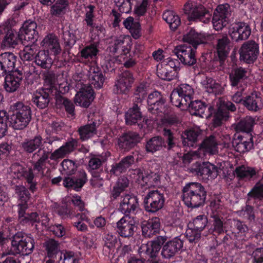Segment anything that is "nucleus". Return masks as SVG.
<instances>
[{"instance_id": "1", "label": "nucleus", "mask_w": 263, "mask_h": 263, "mask_svg": "<svg viewBox=\"0 0 263 263\" xmlns=\"http://www.w3.org/2000/svg\"><path fill=\"white\" fill-rule=\"evenodd\" d=\"M206 196L203 186L199 183L186 184L183 189L182 200L188 207L198 208L205 202Z\"/></svg>"}, {"instance_id": "2", "label": "nucleus", "mask_w": 263, "mask_h": 263, "mask_svg": "<svg viewBox=\"0 0 263 263\" xmlns=\"http://www.w3.org/2000/svg\"><path fill=\"white\" fill-rule=\"evenodd\" d=\"M10 109L12 112L9 118L10 126L16 130L24 129L31 118L30 107L21 102H17L12 104Z\"/></svg>"}, {"instance_id": "3", "label": "nucleus", "mask_w": 263, "mask_h": 263, "mask_svg": "<svg viewBox=\"0 0 263 263\" xmlns=\"http://www.w3.org/2000/svg\"><path fill=\"white\" fill-rule=\"evenodd\" d=\"M15 193L18 197V215L21 222L40 223V216L36 213H32L30 215L25 214V210L27 208V203L29 199V194L25 187L23 185L16 186Z\"/></svg>"}, {"instance_id": "4", "label": "nucleus", "mask_w": 263, "mask_h": 263, "mask_svg": "<svg viewBox=\"0 0 263 263\" xmlns=\"http://www.w3.org/2000/svg\"><path fill=\"white\" fill-rule=\"evenodd\" d=\"M34 247V241L31 235L18 232L12 237L11 253L27 255L32 252Z\"/></svg>"}, {"instance_id": "5", "label": "nucleus", "mask_w": 263, "mask_h": 263, "mask_svg": "<svg viewBox=\"0 0 263 263\" xmlns=\"http://www.w3.org/2000/svg\"><path fill=\"white\" fill-rule=\"evenodd\" d=\"M79 74L73 77L77 90L74 97V103L80 106L88 107L95 98L94 92L91 87L88 84H85L83 81L79 79Z\"/></svg>"}, {"instance_id": "6", "label": "nucleus", "mask_w": 263, "mask_h": 263, "mask_svg": "<svg viewBox=\"0 0 263 263\" xmlns=\"http://www.w3.org/2000/svg\"><path fill=\"white\" fill-rule=\"evenodd\" d=\"M218 143L213 136H210L204 139L198 151L190 152L184 154L182 161L184 164H187L193 159L202 158L206 154L214 155L218 152Z\"/></svg>"}, {"instance_id": "7", "label": "nucleus", "mask_w": 263, "mask_h": 263, "mask_svg": "<svg viewBox=\"0 0 263 263\" xmlns=\"http://www.w3.org/2000/svg\"><path fill=\"white\" fill-rule=\"evenodd\" d=\"M180 63L177 60L168 58L157 66V75L161 79L171 81L178 77Z\"/></svg>"}, {"instance_id": "8", "label": "nucleus", "mask_w": 263, "mask_h": 263, "mask_svg": "<svg viewBox=\"0 0 263 263\" xmlns=\"http://www.w3.org/2000/svg\"><path fill=\"white\" fill-rule=\"evenodd\" d=\"M184 10L191 20H199L204 23L210 21L211 15L201 5L194 2H190L184 5Z\"/></svg>"}, {"instance_id": "9", "label": "nucleus", "mask_w": 263, "mask_h": 263, "mask_svg": "<svg viewBox=\"0 0 263 263\" xmlns=\"http://www.w3.org/2000/svg\"><path fill=\"white\" fill-rule=\"evenodd\" d=\"M132 38L129 35L121 34L115 37L113 45L110 50L114 53L120 55V58L117 61L122 62L121 58L124 59V56L129 53L132 47Z\"/></svg>"}, {"instance_id": "10", "label": "nucleus", "mask_w": 263, "mask_h": 263, "mask_svg": "<svg viewBox=\"0 0 263 263\" xmlns=\"http://www.w3.org/2000/svg\"><path fill=\"white\" fill-rule=\"evenodd\" d=\"M190 170L192 173L208 180L216 178L219 173V169L209 162H204L202 164L196 163Z\"/></svg>"}, {"instance_id": "11", "label": "nucleus", "mask_w": 263, "mask_h": 263, "mask_svg": "<svg viewBox=\"0 0 263 263\" xmlns=\"http://www.w3.org/2000/svg\"><path fill=\"white\" fill-rule=\"evenodd\" d=\"M217 111L214 115L213 123L214 127L219 126L222 121L226 120L229 117V110L234 111L236 108L231 102L224 101L218 99L216 102Z\"/></svg>"}, {"instance_id": "12", "label": "nucleus", "mask_w": 263, "mask_h": 263, "mask_svg": "<svg viewBox=\"0 0 263 263\" xmlns=\"http://www.w3.org/2000/svg\"><path fill=\"white\" fill-rule=\"evenodd\" d=\"M230 7L227 4L220 5L216 8L213 18V26L216 30H221L229 22Z\"/></svg>"}, {"instance_id": "13", "label": "nucleus", "mask_w": 263, "mask_h": 263, "mask_svg": "<svg viewBox=\"0 0 263 263\" xmlns=\"http://www.w3.org/2000/svg\"><path fill=\"white\" fill-rule=\"evenodd\" d=\"M143 170L136 169L130 174L131 177L142 186L148 187L158 185L160 177L156 173H152L145 176L143 175Z\"/></svg>"}, {"instance_id": "14", "label": "nucleus", "mask_w": 263, "mask_h": 263, "mask_svg": "<svg viewBox=\"0 0 263 263\" xmlns=\"http://www.w3.org/2000/svg\"><path fill=\"white\" fill-rule=\"evenodd\" d=\"M37 25L31 21H26L20 30V41L23 45L34 44L38 37V33L36 30Z\"/></svg>"}, {"instance_id": "15", "label": "nucleus", "mask_w": 263, "mask_h": 263, "mask_svg": "<svg viewBox=\"0 0 263 263\" xmlns=\"http://www.w3.org/2000/svg\"><path fill=\"white\" fill-rule=\"evenodd\" d=\"M164 201V196L160 192L151 191L144 200L145 209L149 212H156L162 208Z\"/></svg>"}, {"instance_id": "16", "label": "nucleus", "mask_w": 263, "mask_h": 263, "mask_svg": "<svg viewBox=\"0 0 263 263\" xmlns=\"http://www.w3.org/2000/svg\"><path fill=\"white\" fill-rule=\"evenodd\" d=\"M148 109L153 114H158L160 117L165 115L164 101L160 93L155 91L150 93L147 100Z\"/></svg>"}, {"instance_id": "17", "label": "nucleus", "mask_w": 263, "mask_h": 263, "mask_svg": "<svg viewBox=\"0 0 263 263\" xmlns=\"http://www.w3.org/2000/svg\"><path fill=\"white\" fill-rule=\"evenodd\" d=\"M229 33L233 41L238 42L245 40L250 35L251 28L246 23L238 22L231 25Z\"/></svg>"}, {"instance_id": "18", "label": "nucleus", "mask_w": 263, "mask_h": 263, "mask_svg": "<svg viewBox=\"0 0 263 263\" xmlns=\"http://www.w3.org/2000/svg\"><path fill=\"white\" fill-rule=\"evenodd\" d=\"M165 240L162 236L158 237L153 241L142 244L139 249V252L141 255H146L152 258H155L159 254L161 247Z\"/></svg>"}, {"instance_id": "19", "label": "nucleus", "mask_w": 263, "mask_h": 263, "mask_svg": "<svg viewBox=\"0 0 263 263\" xmlns=\"http://www.w3.org/2000/svg\"><path fill=\"white\" fill-rule=\"evenodd\" d=\"M239 53L241 61L248 63L253 62L257 59L258 54V46L254 41L246 42L241 46Z\"/></svg>"}, {"instance_id": "20", "label": "nucleus", "mask_w": 263, "mask_h": 263, "mask_svg": "<svg viewBox=\"0 0 263 263\" xmlns=\"http://www.w3.org/2000/svg\"><path fill=\"white\" fill-rule=\"evenodd\" d=\"M174 52L177 57L184 64L192 65L196 63L195 49L185 44L176 46Z\"/></svg>"}, {"instance_id": "21", "label": "nucleus", "mask_w": 263, "mask_h": 263, "mask_svg": "<svg viewBox=\"0 0 263 263\" xmlns=\"http://www.w3.org/2000/svg\"><path fill=\"white\" fill-rule=\"evenodd\" d=\"M139 209L137 198L133 195L125 194L121 197L119 210L126 215L137 212Z\"/></svg>"}, {"instance_id": "22", "label": "nucleus", "mask_w": 263, "mask_h": 263, "mask_svg": "<svg viewBox=\"0 0 263 263\" xmlns=\"http://www.w3.org/2000/svg\"><path fill=\"white\" fill-rule=\"evenodd\" d=\"M134 81L132 74L128 71L122 73L117 79L114 88L117 93H126Z\"/></svg>"}, {"instance_id": "23", "label": "nucleus", "mask_w": 263, "mask_h": 263, "mask_svg": "<svg viewBox=\"0 0 263 263\" xmlns=\"http://www.w3.org/2000/svg\"><path fill=\"white\" fill-rule=\"evenodd\" d=\"M41 46L46 50L50 55L56 56L61 51V48L57 37L53 34L45 36L41 43Z\"/></svg>"}, {"instance_id": "24", "label": "nucleus", "mask_w": 263, "mask_h": 263, "mask_svg": "<svg viewBox=\"0 0 263 263\" xmlns=\"http://www.w3.org/2000/svg\"><path fill=\"white\" fill-rule=\"evenodd\" d=\"M117 229L121 236L130 237L133 235L135 231L134 221L131 217L126 215L117 222Z\"/></svg>"}, {"instance_id": "25", "label": "nucleus", "mask_w": 263, "mask_h": 263, "mask_svg": "<svg viewBox=\"0 0 263 263\" xmlns=\"http://www.w3.org/2000/svg\"><path fill=\"white\" fill-rule=\"evenodd\" d=\"M182 40L184 42L192 45L194 48H196L198 45L206 42L207 36L204 33H198L195 30L191 29L184 34Z\"/></svg>"}, {"instance_id": "26", "label": "nucleus", "mask_w": 263, "mask_h": 263, "mask_svg": "<svg viewBox=\"0 0 263 263\" xmlns=\"http://www.w3.org/2000/svg\"><path fill=\"white\" fill-rule=\"evenodd\" d=\"M182 247V241L179 238H175L164 245L161 254L164 258H170L180 251Z\"/></svg>"}, {"instance_id": "27", "label": "nucleus", "mask_w": 263, "mask_h": 263, "mask_svg": "<svg viewBox=\"0 0 263 263\" xmlns=\"http://www.w3.org/2000/svg\"><path fill=\"white\" fill-rule=\"evenodd\" d=\"M22 79V73L17 71H12L5 77V88L7 91L12 92L20 87Z\"/></svg>"}, {"instance_id": "28", "label": "nucleus", "mask_w": 263, "mask_h": 263, "mask_svg": "<svg viewBox=\"0 0 263 263\" xmlns=\"http://www.w3.org/2000/svg\"><path fill=\"white\" fill-rule=\"evenodd\" d=\"M77 141L74 139H71L68 141L64 145L54 151L50 155V159L54 161H57L59 159L64 158L67 154H69L74 150L77 146Z\"/></svg>"}, {"instance_id": "29", "label": "nucleus", "mask_w": 263, "mask_h": 263, "mask_svg": "<svg viewBox=\"0 0 263 263\" xmlns=\"http://www.w3.org/2000/svg\"><path fill=\"white\" fill-rule=\"evenodd\" d=\"M88 78L89 83L95 88H100L104 83V78L100 68L93 64L88 72Z\"/></svg>"}, {"instance_id": "30", "label": "nucleus", "mask_w": 263, "mask_h": 263, "mask_svg": "<svg viewBox=\"0 0 263 263\" xmlns=\"http://www.w3.org/2000/svg\"><path fill=\"white\" fill-rule=\"evenodd\" d=\"M16 57L10 52H5L0 55V73L11 72L14 69Z\"/></svg>"}, {"instance_id": "31", "label": "nucleus", "mask_w": 263, "mask_h": 263, "mask_svg": "<svg viewBox=\"0 0 263 263\" xmlns=\"http://www.w3.org/2000/svg\"><path fill=\"white\" fill-rule=\"evenodd\" d=\"M212 213L211 217L214 219L213 231L217 234H220L223 232V222L221 220V206L215 202L211 204Z\"/></svg>"}, {"instance_id": "32", "label": "nucleus", "mask_w": 263, "mask_h": 263, "mask_svg": "<svg viewBox=\"0 0 263 263\" xmlns=\"http://www.w3.org/2000/svg\"><path fill=\"white\" fill-rule=\"evenodd\" d=\"M160 227V219L156 217L152 218L145 224L142 226V233L145 237H151L152 235L158 233Z\"/></svg>"}, {"instance_id": "33", "label": "nucleus", "mask_w": 263, "mask_h": 263, "mask_svg": "<svg viewBox=\"0 0 263 263\" xmlns=\"http://www.w3.org/2000/svg\"><path fill=\"white\" fill-rule=\"evenodd\" d=\"M201 130L198 128H193L185 131L182 135V143L184 146H194L199 140Z\"/></svg>"}, {"instance_id": "34", "label": "nucleus", "mask_w": 263, "mask_h": 263, "mask_svg": "<svg viewBox=\"0 0 263 263\" xmlns=\"http://www.w3.org/2000/svg\"><path fill=\"white\" fill-rule=\"evenodd\" d=\"M243 104L249 110L255 111L263 106L261 98L256 92H253L248 96L243 101Z\"/></svg>"}, {"instance_id": "35", "label": "nucleus", "mask_w": 263, "mask_h": 263, "mask_svg": "<svg viewBox=\"0 0 263 263\" xmlns=\"http://www.w3.org/2000/svg\"><path fill=\"white\" fill-rule=\"evenodd\" d=\"M11 175L14 178H25L28 182L33 179V175L30 168H25L18 164H14L11 166Z\"/></svg>"}, {"instance_id": "36", "label": "nucleus", "mask_w": 263, "mask_h": 263, "mask_svg": "<svg viewBox=\"0 0 263 263\" xmlns=\"http://www.w3.org/2000/svg\"><path fill=\"white\" fill-rule=\"evenodd\" d=\"M136 155L137 153L134 154L133 156H128L123 159L120 163L112 165L110 171V173L116 175H119L125 171L134 162Z\"/></svg>"}, {"instance_id": "37", "label": "nucleus", "mask_w": 263, "mask_h": 263, "mask_svg": "<svg viewBox=\"0 0 263 263\" xmlns=\"http://www.w3.org/2000/svg\"><path fill=\"white\" fill-rule=\"evenodd\" d=\"M126 29L129 30L132 36L135 39H139L141 35V28L139 22L135 21L132 16L127 17L123 22Z\"/></svg>"}, {"instance_id": "38", "label": "nucleus", "mask_w": 263, "mask_h": 263, "mask_svg": "<svg viewBox=\"0 0 263 263\" xmlns=\"http://www.w3.org/2000/svg\"><path fill=\"white\" fill-rule=\"evenodd\" d=\"M201 84L203 88L209 93H221L223 87L218 82L211 78H206L202 80Z\"/></svg>"}, {"instance_id": "39", "label": "nucleus", "mask_w": 263, "mask_h": 263, "mask_svg": "<svg viewBox=\"0 0 263 263\" xmlns=\"http://www.w3.org/2000/svg\"><path fill=\"white\" fill-rule=\"evenodd\" d=\"M32 101L39 108H45L49 102V94L44 89L37 90L32 96Z\"/></svg>"}, {"instance_id": "40", "label": "nucleus", "mask_w": 263, "mask_h": 263, "mask_svg": "<svg viewBox=\"0 0 263 263\" xmlns=\"http://www.w3.org/2000/svg\"><path fill=\"white\" fill-rule=\"evenodd\" d=\"M74 217L77 218V221L73 223V226L78 231H86L88 228L87 226L85 224V222L87 223H90L89 212L87 211H85L81 213L75 215Z\"/></svg>"}, {"instance_id": "41", "label": "nucleus", "mask_w": 263, "mask_h": 263, "mask_svg": "<svg viewBox=\"0 0 263 263\" xmlns=\"http://www.w3.org/2000/svg\"><path fill=\"white\" fill-rule=\"evenodd\" d=\"M86 180L85 173H82L81 176L79 178L70 177L65 178L63 181V185L66 187H72L75 190L78 191L85 184Z\"/></svg>"}, {"instance_id": "42", "label": "nucleus", "mask_w": 263, "mask_h": 263, "mask_svg": "<svg viewBox=\"0 0 263 263\" xmlns=\"http://www.w3.org/2000/svg\"><path fill=\"white\" fill-rule=\"evenodd\" d=\"M45 50H40L35 57V63L42 68H47L50 67L52 60Z\"/></svg>"}, {"instance_id": "43", "label": "nucleus", "mask_w": 263, "mask_h": 263, "mask_svg": "<svg viewBox=\"0 0 263 263\" xmlns=\"http://www.w3.org/2000/svg\"><path fill=\"white\" fill-rule=\"evenodd\" d=\"M138 142V136L135 134L129 133L124 135L119 139V145L120 147L128 149Z\"/></svg>"}, {"instance_id": "44", "label": "nucleus", "mask_w": 263, "mask_h": 263, "mask_svg": "<svg viewBox=\"0 0 263 263\" xmlns=\"http://www.w3.org/2000/svg\"><path fill=\"white\" fill-rule=\"evenodd\" d=\"M164 145V140L159 137H155L148 140L146 144V151L154 153L160 151Z\"/></svg>"}, {"instance_id": "45", "label": "nucleus", "mask_w": 263, "mask_h": 263, "mask_svg": "<svg viewBox=\"0 0 263 263\" xmlns=\"http://www.w3.org/2000/svg\"><path fill=\"white\" fill-rule=\"evenodd\" d=\"M96 124H87L81 126L79 129L80 138L82 140H86L94 136L97 134Z\"/></svg>"}, {"instance_id": "46", "label": "nucleus", "mask_w": 263, "mask_h": 263, "mask_svg": "<svg viewBox=\"0 0 263 263\" xmlns=\"http://www.w3.org/2000/svg\"><path fill=\"white\" fill-rule=\"evenodd\" d=\"M185 106L189 107L190 112L192 115L203 117L205 106L202 102L198 100L191 101L185 105Z\"/></svg>"}, {"instance_id": "47", "label": "nucleus", "mask_w": 263, "mask_h": 263, "mask_svg": "<svg viewBox=\"0 0 263 263\" xmlns=\"http://www.w3.org/2000/svg\"><path fill=\"white\" fill-rule=\"evenodd\" d=\"M176 89L183 98L185 105L191 102L194 93V89L191 86L186 84H181Z\"/></svg>"}, {"instance_id": "48", "label": "nucleus", "mask_w": 263, "mask_h": 263, "mask_svg": "<svg viewBox=\"0 0 263 263\" xmlns=\"http://www.w3.org/2000/svg\"><path fill=\"white\" fill-rule=\"evenodd\" d=\"M217 53L220 60L226 57L230 51V41L227 37H223L218 41Z\"/></svg>"}, {"instance_id": "49", "label": "nucleus", "mask_w": 263, "mask_h": 263, "mask_svg": "<svg viewBox=\"0 0 263 263\" xmlns=\"http://www.w3.org/2000/svg\"><path fill=\"white\" fill-rule=\"evenodd\" d=\"M141 118V114L137 105H135L129 109L125 115L126 122L132 125L137 123Z\"/></svg>"}, {"instance_id": "50", "label": "nucleus", "mask_w": 263, "mask_h": 263, "mask_svg": "<svg viewBox=\"0 0 263 263\" xmlns=\"http://www.w3.org/2000/svg\"><path fill=\"white\" fill-rule=\"evenodd\" d=\"M24 45L25 46L24 49L20 53V57L23 61H30L33 59L38 47L34 44L28 43Z\"/></svg>"}, {"instance_id": "51", "label": "nucleus", "mask_w": 263, "mask_h": 263, "mask_svg": "<svg viewBox=\"0 0 263 263\" xmlns=\"http://www.w3.org/2000/svg\"><path fill=\"white\" fill-rule=\"evenodd\" d=\"M163 18L169 24L171 29L175 30L180 24L179 16L172 11H166L163 14Z\"/></svg>"}, {"instance_id": "52", "label": "nucleus", "mask_w": 263, "mask_h": 263, "mask_svg": "<svg viewBox=\"0 0 263 263\" xmlns=\"http://www.w3.org/2000/svg\"><path fill=\"white\" fill-rule=\"evenodd\" d=\"M68 4V0H58L51 7V13L56 16L64 14L67 10Z\"/></svg>"}, {"instance_id": "53", "label": "nucleus", "mask_w": 263, "mask_h": 263, "mask_svg": "<svg viewBox=\"0 0 263 263\" xmlns=\"http://www.w3.org/2000/svg\"><path fill=\"white\" fill-rule=\"evenodd\" d=\"M248 71L245 69L239 68L233 71L230 75L232 86H236L242 79L247 77Z\"/></svg>"}, {"instance_id": "54", "label": "nucleus", "mask_w": 263, "mask_h": 263, "mask_svg": "<svg viewBox=\"0 0 263 263\" xmlns=\"http://www.w3.org/2000/svg\"><path fill=\"white\" fill-rule=\"evenodd\" d=\"M42 143V138L40 136H37L34 139L25 141L23 144L25 151L32 153L39 148Z\"/></svg>"}, {"instance_id": "55", "label": "nucleus", "mask_w": 263, "mask_h": 263, "mask_svg": "<svg viewBox=\"0 0 263 263\" xmlns=\"http://www.w3.org/2000/svg\"><path fill=\"white\" fill-rule=\"evenodd\" d=\"M136 3L134 7V13L138 16H143L149 7V0H136Z\"/></svg>"}, {"instance_id": "56", "label": "nucleus", "mask_w": 263, "mask_h": 263, "mask_svg": "<svg viewBox=\"0 0 263 263\" xmlns=\"http://www.w3.org/2000/svg\"><path fill=\"white\" fill-rule=\"evenodd\" d=\"M235 173L239 177L246 179L252 178L256 174L254 168L243 165L236 168Z\"/></svg>"}, {"instance_id": "57", "label": "nucleus", "mask_w": 263, "mask_h": 263, "mask_svg": "<svg viewBox=\"0 0 263 263\" xmlns=\"http://www.w3.org/2000/svg\"><path fill=\"white\" fill-rule=\"evenodd\" d=\"M20 34L14 30H9L4 40V43L6 46H13L17 44L19 40H20Z\"/></svg>"}, {"instance_id": "58", "label": "nucleus", "mask_w": 263, "mask_h": 263, "mask_svg": "<svg viewBox=\"0 0 263 263\" xmlns=\"http://www.w3.org/2000/svg\"><path fill=\"white\" fill-rule=\"evenodd\" d=\"M99 50L97 46L95 44H91L87 46L81 51V56L84 59H93L95 58Z\"/></svg>"}, {"instance_id": "59", "label": "nucleus", "mask_w": 263, "mask_h": 263, "mask_svg": "<svg viewBox=\"0 0 263 263\" xmlns=\"http://www.w3.org/2000/svg\"><path fill=\"white\" fill-rule=\"evenodd\" d=\"M110 156L109 152H106L102 155L96 156L92 157L89 162V166L92 170L97 169L101 165L102 163L106 160Z\"/></svg>"}, {"instance_id": "60", "label": "nucleus", "mask_w": 263, "mask_h": 263, "mask_svg": "<svg viewBox=\"0 0 263 263\" xmlns=\"http://www.w3.org/2000/svg\"><path fill=\"white\" fill-rule=\"evenodd\" d=\"M208 220L205 216L199 215L195 218L192 223L189 224L190 227H193L196 230L201 232L206 226Z\"/></svg>"}, {"instance_id": "61", "label": "nucleus", "mask_w": 263, "mask_h": 263, "mask_svg": "<svg viewBox=\"0 0 263 263\" xmlns=\"http://www.w3.org/2000/svg\"><path fill=\"white\" fill-rule=\"evenodd\" d=\"M55 211L63 219H72L76 215L72 210L65 206H58L57 207Z\"/></svg>"}, {"instance_id": "62", "label": "nucleus", "mask_w": 263, "mask_h": 263, "mask_svg": "<svg viewBox=\"0 0 263 263\" xmlns=\"http://www.w3.org/2000/svg\"><path fill=\"white\" fill-rule=\"evenodd\" d=\"M55 211L63 219H72L76 215L72 210L65 206H58L57 207Z\"/></svg>"}, {"instance_id": "63", "label": "nucleus", "mask_w": 263, "mask_h": 263, "mask_svg": "<svg viewBox=\"0 0 263 263\" xmlns=\"http://www.w3.org/2000/svg\"><path fill=\"white\" fill-rule=\"evenodd\" d=\"M46 248L48 256L50 258L53 257L59 251L58 243L53 239H50L46 242Z\"/></svg>"}, {"instance_id": "64", "label": "nucleus", "mask_w": 263, "mask_h": 263, "mask_svg": "<svg viewBox=\"0 0 263 263\" xmlns=\"http://www.w3.org/2000/svg\"><path fill=\"white\" fill-rule=\"evenodd\" d=\"M61 165L62 173L66 175L73 174L76 169L74 162L70 160L65 159L63 160L61 163Z\"/></svg>"}]
</instances>
